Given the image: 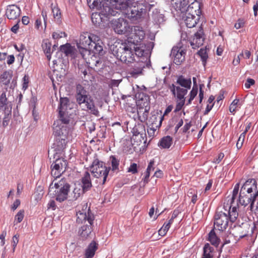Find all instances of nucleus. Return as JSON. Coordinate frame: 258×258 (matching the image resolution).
Listing matches in <instances>:
<instances>
[{"instance_id":"1","label":"nucleus","mask_w":258,"mask_h":258,"mask_svg":"<svg viewBox=\"0 0 258 258\" xmlns=\"http://www.w3.org/2000/svg\"><path fill=\"white\" fill-rule=\"evenodd\" d=\"M191 86V80L190 78H186L181 75L177 77L174 84L170 85L169 88L172 95L176 98L177 103L174 112L176 113L180 111L185 104V96Z\"/></svg>"},{"instance_id":"2","label":"nucleus","mask_w":258,"mask_h":258,"mask_svg":"<svg viewBox=\"0 0 258 258\" xmlns=\"http://www.w3.org/2000/svg\"><path fill=\"white\" fill-rule=\"evenodd\" d=\"M128 5L126 3L119 2L118 0H106L102 4V8L98 13H93L91 16L93 23L96 25H99L103 22V17H107L110 16H114L121 12V10L127 8Z\"/></svg>"},{"instance_id":"3","label":"nucleus","mask_w":258,"mask_h":258,"mask_svg":"<svg viewBox=\"0 0 258 258\" xmlns=\"http://www.w3.org/2000/svg\"><path fill=\"white\" fill-rule=\"evenodd\" d=\"M102 42L100 37L94 34L84 32L80 36L77 46L80 48V51L82 57L84 56V52L92 51L95 53L101 54L103 51Z\"/></svg>"},{"instance_id":"4","label":"nucleus","mask_w":258,"mask_h":258,"mask_svg":"<svg viewBox=\"0 0 258 258\" xmlns=\"http://www.w3.org/2000/svg\"><path fill=\"white\" fill-rule=\"evenodd\" d=\"M136 46L135 42L127 40L124 43L113 45L111 47L112 54L121 62L128 64L135 61L134 51Z\"/></svg>"},{"instance_id":"5","label":"nucleus","mask_w":258,"mask_h":258,"mask_svg":"<svg viewBox=\"0 0 258 258\" xmlns=\"http://www.w3.org/2000/svg\"><path fill=\"white\" fill-rule=\"evenodd\" d=\"M110 170V167L106 166L105 164L98 158L94 159L90 166V170L93 176L98 178L103 184L106 181Z\"/></svg>"},{"instance_id":"6","label":"nucleus","mask_w":258,"mask_h":258,"mask_svg":"<svg viewBox=\"0 0 258 258\" xmlns=\"http://www.w3.org/2000/svg\"><path fill=\"white\" fill-rule=\"evenodd\" d=\"M227 209L225 205L221 208H218L214 216V228L223 231L228 227L230 220L228 218Z\"/></svg>"},{"instance_id":"7","label":"nucleus","mask_w":258,"mask_h":258,"mask_svg":"<svg viewBox=\"0 0 258 258\" xmlns=\"http://www.w3.org/2000/svg\"><path fill=\"white\" fill-rule=\"evenodd\" d=\"M256 225L253 223L252 225L248 223H242L241 225L234 226L233 234L238 239L244 237H250L253 233H257Z\"/></svg>"},{"instance_id":"8","label":"nucleus","mask_w":258,"mask_h":258,"mask_svg":"<svg viewBox=\"0 0 258 258\" xmlns=\"http://www.w3.org/2000/svg\"><path fill=\"white\" fill-rule=\"evenodd\" d=\"M69 128L68 126L61 125L56 128L54 132L55 137L54 144L57 147L58 150H63L67 145L68 140Z\"/></svg>"},{"instance_id":"9","label":"nucleus","mask_w":258,"mask_h":258,"mask_svg":"<svg viewBox=\"0 0 258 258\" xmlns=\"http://www.w3.org/2000/svg\"><path fill=\"white\" fill-rule=\"evenodd\" d=\"M110 27L118 34L128 35L132 30L128 21L121 18L112 20L110 22Z\"/></svg>"},{"instance_id":"10","label":"nucleus","mask_w":258,"mask_h":258,"mask_svg":"<svg viewBox=\"0 0 258 258\" xmlns=\"http://www.w3.org/2000/svg\"><path fill=\"white\" fill-rule=\"evenodd\" d=\"M56 190L55 191L56 200L61 202L67 200L70 186L64 178H62L58 182L54 183Z\"/></svg>"},{"instance_id":"11","label":"nucleus","mask_w":258,"mask_h":258,"mask_svg":"<svg viewBox=\"0 0 258 258\" xmlns=\"http://www.w3.org/2000/svg\"><path fill=\"white\" fill-rule=\"evenodd\" d=\"M138 116L139 119L142 122H145L148 117L150 109L149 97L145 96V99L141 98L137 102Z\"/></svg>"},{"instance_id":"12","label":"nucleus","mask_w":258,"mask_h":258,"mask_svg":"<svg viewBox=\"0 0 258 258\" xmlns=\"http://www.w3.org/2000/svg\"><path fill=\"white\" fill-rule=\"evenodd\" d=\"M76 216V222L77 223L83 224V223H86L87 221L88 224L90 225L93 224L94 216L90 209L87 208V205L84 206L82 210H80L77 212Z\"/></svg>"},{"instance_id":"13","label":"nucleus","mask_w":258,"mask_h":258,"mask_svg":"<svg viewBox=\"0 0 258 258\" xmlns=\"http://www.w3.org/2000/svg\"><path fill=\"white\" fill-rule=\"evenodd\" d=\"M67 166V161L63 158L57 159L51 166V175L56 179L63 173Z\"/></svg>"},{"instance_id":"14","label":"nucleus","mask_w":258,"mask_h":258,"mask_svg":"<svg viewBox=\"0 0 258 258\" xmlns=\"http://www.w3.org/2000/svg\"><path fill=\"white\" fill-rule=\"evenodd\" d=\"M12 106L11 103L9 102L5 92H3L0 96V122L3 116H11Z\"/></svg>"},{"instance_id":"15","label":"nucleus","mask_w":258,"mask_h":258,"mask_svg":"<svg viewBox=\"0 0 258 258\" xmlns=\"http://www.w3.org/2000/svg\"><path fill=\"white\" fill-rule=\"evenodd\" d=\"M205 39L204 30L201 25L198 31L189 39L190 45L193 49L198 48L203 45Z\"/></svg>"},{"instance_id":"16","label":"nucleus","mask_w":258,"mask_h":258,"mask_svg":"<svg viewBox=\"0 0 258 258\" xmlns=\"http://www.w3.org/2000/svg\"><path fill=\"white\" fill-rule=\"evenodd\" d=\"M132 133L131 140L137 143H142L146 135L145 125L142 123L136 124L133 128Z\"/></svg>"},{"instance_id":"17","label":"nucleus","mask_w":258,"mask_h":258,"mask_svg":"<svg viewBox=\"0 0 258 258\" xmlns=\"http://www.w3.org/2000/svg\"><path fill=\"white\" fill-rule=\"evenodd\" d=\"M186 51L182 46H174L171 52L173 62L177 65L180 64L185 59Z\"/></svg>"},{"instance_id":"18","label":"nucleus","mask_w":258,"mask_h":258,"mask_svg":"<svg viewBox=\"0 0 258 258\" xmlns=\"http://www.w3.org/2000/svg\"><path fill=\"white\" fill-rule=\"evenodd\" d=\"M77 102L81 106L82 104H85L86 108L90 110V113L96 116H99V112L96 108L94 101L92 97L89 95L82 98V100H76Z\"/></svg>"},{"instance_id":"19","label":"nucleus","mask_w":258,"mask_h":258,"mask_svg":"<svg viewBox=\"0 0 258 258\" xmlns=\"http://www.w3.org/2000/svg\"><path fill=\"white\" fill-rule=\"evenodd\" d=\"M252 194H248L240 190L238 202L239 204L245 207L250 204L248 208L251 212L253 211L254 203L252 202Z\"/></svg>"},{"instance_id":"20","label":"nucleus","mask_w":258,"mask_h":258,"mask_svg":"<svg viewBox=\"0 0 258 258\" xmlns=\"http://www.w3.org/2000/svg\"><path fill=\"white\" fill-rule=\"evenodd\" d=\"M13 72L11 70L4 71L0 76V82L4 85L14 89L17 84L16 80L12 79Z\"/></svg>"},{"instance_id":"21","label":"nucleus","mask_w":258,"mask_h":258,"mask_svg":"<svg viewBox=\"0 0 258 258\" xmlns=\"http://www.w3.org/2000/svg\"><path fill=\"white\" fill-rule=\"evenodd\" d=\"M21 14L20 8L16 5H9L7 7L6 15L10 20H19Z\"/></svg>"},{"instance_id":"22","label":"nucleus","mask_w":258,"mask_h":258,"mask_svg":"<svg viewBox=\"0 0 258 258\" xmlns=\"http://www.w3.org/2000/svg\"><path fill=\"white\" fill-rule=\"evenodd\" d=\"M201 0H195L185 9V13H190L192 15H198L200 17L202 13Z\"/></svg>"},{"instance_id":"23","label":"nucleus","mask_w":258,"mask_h":258,"mask_svg":"<svg viewBox=\"0 0 258 258\" xmlns=\"http://www.w3.org/2000/svg\"><path fill=\"white\" fill-rule=\"evenodd\" d=\"M131 32V36H130L128 40H132V41L137 42V40H138L139 43L144 38L145 35V32L139 26L134 27L133 30L132 28Z\"/></svg>"},{"instance_id":"24","label":"nucleus","mask_w":258,"mask_h":258,"mask_svg":"<svg viewBox=\"0 0 258 258\" xmlns=\"http://www.w3.org/2000/svg\"><path fill=\"white\" fill-rule=\"evenodd\" d=\"M257 185V183L255 179L249 178L244 183L240 188V190L250 194L254 190H256Z\"/></svg>"},{"instance_id":"25","label":"nucleus","mask_w":258,"mask_h":258,"mask_svg":"<svg viewBox=\"0 0 258 258\" xmlns=\"http://www.w3.org/2000/svg\"><path fill=\"white\" fill-rule=\"evenodd\" d=\"M92 226L93 225L86 224L79 228L78 234L82 240H86L91 237L93 231Z\"/></svg>"},{"instance_id":"26","label":"nucleus","mask_w":258,"mask_h":258,"mask_svg":"<svg viewBox=\"0 0 258 258\" xmlns=\"http://www.w3.org/2000/svg\"><path fill=\"white\" fill-rule=\"evenodd\" d=\"M186 26L188 28H193L196 26L200 20V16L192 15L190 13H185L183 18Z\"/></svg>"},{"instance_id":"27","label":"nucleus","mask_w":258,"mask_h":258,"mask_svg":"<svg viewBox=\"0 0 258 258\" xmlns=\"http://www.w3.org/2000/svg\"><path fill=\"white\" fill-rule=\"evenodd\" d=\"M171 5L176 11L183 13L187 5V0H171Z\"/></svg>"},{"instance_id":"28","label":"nucleus","mask_w":258,"mask_h":258,"mask_svg":"<svg viewBox=\"0 0 258 258\" xmlns=\"http://www.w3.org/2000/svg\"><path fill=\"white\" fill-rule=\"evenodd\" d=\"M82 185L81 187L83 188L84 190L88 191L92 186L91 176L88 171H86L81 178Z\"/></svg>"},{"instance_id":"29","label":"nucleus","mask_w":258,"mask_h":258,"mask_svg":"<svg viewBox=\"0 0 258 258\" xmlns=\"http://www.w3.org/2000/svg\"><path fill=\"white\" fill-rule=\"evenodd\" d=\"M98 244L95 241H92L85 250V258H93L96 251L98 249Z\"/></svg>"},{"instance_id":"30","label":"nucleus","mask_w":258,"mask_h":258,"mask_svg":"<svg viewBox=\"0 0 258 258\" xmlns=\"http://www.w3.org/2000/svg\"><path fill=\"white\" fill-rule=\"evenodd\" d=\"M225 208L227 209L228 212L229 213L228 218L230 222H235L238 216V208L236 207L231 208V206H229L228 204L225 206Z\"/></svg>"},{"instance_id":"31","label":"nucleus","mask_w":258,"mask_h":258,"mask_svg":"<svg viewBox=\"0 0 258 258\" xmlns=\"http://www.w3.org/2000/svg\"><path fill=\"white\" fill-rule=\"evenodd\" d=\"M215 249L209 243H207L203 247L202 258H213L215 254Z\"/></svg>"},{"instance_id":"32","label":"nucleus","mask_w":258,"mask_h":258,"mask_svg":"<svg viewBox=\"0 0 258 258\" xmlns=\"http://www.w3.org/2000/svg\"><path fill=\"white\" fill-rule=\"evenodd\" d=\"M89 96L88 92L86 90V89L80 84H78L76 87V100H81L82 98H85L86 96Z\"/></svg>"},{"instance_id":"33","label":"nucleus","mask_w":258,"mask_h":258,"mask_svg":"<svg viewBox=\"0 0 258 258\" xmlns=\"http://www.w3.org/2000/svg\"><path fill=\"white\" fill-rule=\"evenodd\" d=\"M75 50V48L72 46L69 43L62 45L60 47V51L64 53V54L68 56H70L74 57Z\"/></svg>"},{"instance_id":"34","label":"nucleus","mask_w":258,"mask_h":258,"mask_svg":"<svg viewBox=\"0 0 258 258\" xmlns=\"http://www.w3.org/2000/svg\"><path fill=\"white\" fill-rule=\"evenodd\" d=\"M109 162L111 165L110 169L113 172H118L119 171V159L115 156L111 155L109 158Z\"/></svg>"},{"instance_id":"35","label":"nucleus","mask_w":258,"mask_h":258,"mask_svg":"<svg viewBox=\"0 0 258 258\" xmlns=\"http://www.w3.org/2000/svg\"><path fill=\"white\" fill-rule=\"evenodd\" d=\"M87 62L90 67L94 69L95 67L100 68L102 64V61L100 60V58L95 55H92Z\"/></svg>"},{"instance_id":"36","label":"nucleus","mask_w":258,"mask_h":258,"mask_svg":"<svg viewBox=\"0 0 258 258\" xmlns=\"http://www.w3.org/2000/svg\"><path fill=\"white\" fill-rule=\"evenodd\" d=\"M208 240L213 245L216 247L218 246L220 239L216 234L214 229H212L209 233Z\"/></svg>"},{"instance_id":"37","label":"nucleus","mask_w":258,"mask_h":258,"mask_svg":"<svg viewBox=\"0 0 258 258\" xmlns=\"http://www.w3.org/2000/svg\"><path fill=\"white\" fill-rule=\"evenodd\" d=\"M69 102V99L68 98H60L58 107L59 113L67 112Z\"/></svg>"},{"instance_id":"38","label":"nucleus","mask_w":258,"mask_h":258,"mask_svg":"<svg viewBox=\"0 0 258 258\" xmlns=\"http://www.w3.org/2000/svg\"><path fill=\"white\" fill-rule=\"evenodd\" d=\"M198 92V85L195 82V84L193 85L191 90L190 91L189 94V99H188L186 105H189L191 103L192 101L194 99L196 96L197 95Z\"/></svg>"},{"instance_id":"39","label":"nucleus","mask_w":258,"mask_h":258,"mask_svg":"<svg viewBox=\"0 0 258 258\" xmlns=\"http://www.w3.org/2000/svg\"><path fill=\"white\" fill-rule=\"evenodd\" d=\"M143 68V62H142V64L139 63L138 66L131 69L128 74L133 77H136L138 75L142 74Z\"/></svg>"},{"instance_id":"40","label":"nucleus","mask_w":258,"mask_h":258,"mask_svg":"<svg viewBox=\"0 0 258 258\" xmlns=\"http://www.w3.org/2000/svg\"><path fill=\"white\" fill-rule=\"evenodd\" d=\"M51 43L47 40H44L43 41L42 47L44 52L46 54L47 58L49 60L50 59V51H51Z\"/></svg>"},{"instance_id":"41","label":"nucleus","mask_w":258,"mask_h":258,"mask_svg":"<svg viewBox=\"0 0 258 258\" xmlns=\"http://www.w3.org/2000/svg\"><path fill=\"white\" fill-rule=\"evenodd\" d=\"M106 2V1H104L99 2V3H98V1L96 0H93L92 2V0H87L88 5L90 9H96L98 10H100L101 8H102V4Z\"/></svg>"},{"instance_id":"42","label":"nucleus","mask_w":258,"mask_h":258,"mask_svg":"<svg viewBox=\"0 0 258 258\" xmlns=\"http://www.w3.org/2000/svg\"><path fill=\"white\" fill-rule=\"evenodd\" d=\"M172 143V138L170 136L163 138L160 142V146L163 148H169Z\"/></svg>"},{"instance_id":"43","label":"nucleus","mask_w":258,"mask_h":258,"mask_svg":"<svg viewBox=\"0 0 258 258\" xmlns=\"http://www.w3.org/2000/svg\"><path fill=\"white\" fill-rule=\"evenodd\" d=\"M197 53L200 56L204 66H205L208 58L206 48H201Z\"/></svg>"},{"instance_id":"44","label":"nucleus","mask_w":258,"mask_h":258,"mask_svg":"<svg viewBox=\"0 0 258 258\" xmlns=\"http://www.w3.org/2000/svg\"><path fill=\"white\" fill-rule=\"evenodd\" d=\"M89 69L87 68L86 67H85V68H83V67L79 68V73H80L81 75H83V76L82 77L85 81L90 80L91 78V75L89 72Z\"/></svg>"},{"instance_id":"45","label":"nucleus","mask_w":258,"mask_h":258,"mask_svg":"<svg viewBox=\"0 0 258 258\" xmlns=\"http://www.w3.org/2000/svg\"><path fill=\"white\" fill-rule=\"evenodd\" d=\"M24 214L25 211L24 210H21L17 213L15 216L14 221V225H17L23 221L24 217Z\"/></svg>"},{"instance_id":"46","label":"nucleus","mask_w":258,"mask_h":258,"mask_svg":"<svg viewBox=\"0 0 258 258\" xmlns=\"http://www.w3.org/2000/svg\"><path fill=\"white\" fill-rule=\"evenodd\" d=\"M59 119L61 122L64 124L63 125L67 126V124H69L70 122V117L68 115V112L59 113Z\"/></svg>"},{"instance_id":"47","label":"nucleus","mask_w":258,"mask_h":258,"mask_svg":"<svg viewBox=\"0 0 258 258\" xmlns=\"http://www.w3.org/2000/svg\"><path fill=\"white\" fill-rule=\"evenodd\" d=\"M87 191L84 190L83 188L81 187V186L79 185L78 186L76 185V187L74 188L73 190V193L74 194V198L75 199H77L79 198L81 195L83 194Z\"/></svg>"},{"instance_id":"48","label":"nucleus","mask_w":258,"mask_h":258,"mask_svg":"<svg viewBox=\"0 0 258 258\" xmlns=\"http://www.w3.org/2000/svg\"><path fill=\"white\" fill-rule=\"evenodd\" d=\"M136 44V50L134 51V54L135 56H137L138 57H142L144 55V50L141 48L140 47L138 46L139 43H138V40H137V42H135Z\"/></svg>"},{"instance_id":"49","label":"nucleus","mask_w":258,"mask_h":258,"mask_svg":"<svg viewBox=\"0 0 258 258\" xmlns=\"http://www.w3.org/2000/svg\"><path fill=\"white\" fill-rule=\"evenodd\" d=\"M52 12L54 18L59 19L61 16V13L59 9L57 7H53V4H51Z\"/></svg>"},{"instance_id":"50","label":"nucleus","mask_w":258,"mask_h":258,"mask_svg":"<svg viewBox=\"0 0 258 258\" xmlns=\"http://www.w3.org/2000/svg\"><path fill=\"white\" fill-rule=\"evenodd\" d=\"M138 166L137 164L135 163H132L130 167L127 168V172L133 174H136L138 172Z\"/></svg>"},{"instance_id":"51","label":"nucleus","mask_w":258,"mask_h":258,"mask_svg":"<svg viewBox=\"0 0 258 258\" xmlns=\"http://www.w3.org/2000/svg\"><path fill=\"white\" fill-rule=\"evenodd\" d=\"M239 101V99H235L232 101L229 106V111L231 113H234L236 111Z\"/></svg>"},{"instance_id":"52","label":"nucleus","mask_w":258,"mask_h":258,"mask_svg":"<svg viewBox=\"0 0 258 258\" xmlns=\"http://www.w3.org/2000/svg\"><path fill=\"white\" fill-rule=\"evenodd\" d=\"M245 137V133H242L240 135L236 143V147L238 149H240L242 147L244 141Z\"/></svg>"},{"instance_id":"53","label":"nucleus","mask_w":258,"mask_h":258,"mask_svg":"<svg viewBox=\"0 0 258 258\" xmlns=\"http://www.w3.org/2000/svg\"><path fill=\"white\" fill-rule=\"evenodd\" d=\"M173 109V106L172 105H168L166 108L164 114L162 116H159V125H161L162 123V121L163 120L164 116L166 115H167L169 112L171 111Z\"/></svg>"},{"instance_id":"54","label":"nucleus","mask_w":258,"mask_h":258,"mask_svg":"<svg viewBox=\"0 0 258 258\" xmlns=\"http://www.w3.org/2000/svg\"><path fill=\"white\" fill-rule=\"evenodd\" d=\"M239 188V183H237L235 185L234 189L232 191V196L231 198V203L233 202L234 200L236 199V198L237 196V194L238 193Z\"/></svg>"},{"instance_id":"55","label":"nucleus","mask_w":258,"mask_h":258,"mask_svg":"<svg viewBox=\"0 0 258 258\" xmlns=\"http://www.w3.org/2000/svg\"><path fill=\"white\" fill-rule=\"evenodd\" d=\"M164 16L162 14H157L153 15V19L157 24H160L164 21Z\"/></svg>"},{"instance_id":"56","label":"nucleus","mask_w":258,"mask_h":258,"mask_svg":"<svg viewBox=\"0 0 258 258\" xmlns=\"http://www.w3.org/2000/svg\"><path fill=\"white\" fill-rule=\"evenodd\" d=\"M66 36L65 32L61 31L53 32L52 35L54 39H58L63 37H66Z\"/></svg>"},{"instance_id":"57","label":"nucleus","mask_w":258,"mask_h":258,"mask_svg":"<svg viewBox=\"0 0 258 258\" xmlns=\"http://www.w3.org/2000/svg\"><path fill=\"white\" fill-rule=\"evenodd\" d=\"M245 21L243 19H239L235 23L234 27L236 29H239L244 27Z\"/></svg>"},{"instance_id":"58","label":"nucleus","mask_w":258,"mask_h":258,"mask_svg":"<svg viewBox=\"0 0 258 258\" xmlns=\"http://www.w3.org/2000/svg\"><path fill=\"white\" fill-rule=\"evenodd\" d=\"M19 234L15 235L12 238V244L13 247V251H15V248L17 246V245L19 242Z\"/></svg>"},{"instance_id":"59","label":"nucleus","mask_w":258,"mask_h":258,"mask_svg":"<svg viewBox=\"0 0 258 258\" xmlns=\"http://www.w3.org/2000/svg\"><path fill=\"white\" fill-rule=\"evenodd\" d=\"M29 82V77L25 75L23 78V89L25 90L28 88V84Z\"/></svg>"},{"instance_id":"60","label":"nucleus","mask_w":258,"mask_h":258,"mask_svg":"<svg viewBox=\"0 0 258 258\" xmlns=\"http://www.w3.org/2000/svg\"><path fill=\"white\" fill-rule=\"evenodd\" d=\"M204 87L203 84L200 85V91L199 94V103L201 104L204 98V91L203 89V87Z\"/></svg>"},{"instance_id":"61","label":"nucleus","mask_w":258,"mask_h":258,"mask_svg":"<svg viewBox=\"0 0 258 258\" xmlns=\"http://www.w3.org/2000/svg\"><path fill=\"white\" fill-rule=\"evenodd\" d=\"M255 81L253 79L251 78H248L245 83L244 86L246 88L249 89L250 88L251 85H254Z\"/></svg>"},{"instance_id":"62","label":"nucleus","mask_w":258,"mask_h":258,"mask_svg":"<svg viewBox=\"0 0 258 258\" xmlns=\"http://www.w3.org/2000/svg\"><path fill=\"white\" fill-rule=\"evenodd\" d=\"M251 55L250 51L248 50H242L241 53L240 54V56H243L244 58L248 59Z\"/></svg>"},{"instance_id":"63","label":"nucleus","mask_w":258,"mask_h":258,"mask_svg":"<svg viewBox=\"0 0 258 258\" xmlns=\"http://www.w3.org/2000/svg\"><path fill=\"white\" fill-rule=\"evenodd\" d=\"M224 157V154L223 153H220L218 154V157L214 159V162L216 164L219 163Z\"/></svg>"},{"instance_id":"64","label":"nucleus","mask_w":258,"mask_h":258,"mask_svg":"<svg viewBox=\"0 0 258 258\" xmlns=\"http://www.w3.org/2000/svg\"><path fill=\"white\" fill-rule=\"evenodd\" d=\"M56 206L55 205V203L54 200H51L47 204V208L48 209H51L52 210H55L56 209Z\"/></svg>"}]
</instances>
